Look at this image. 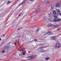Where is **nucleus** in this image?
<instances>
[{"label":"nucleus","instance_id":"f257e3e1","mask_svg":"<svg viewBox=\"0 0 61 61\" xmlns=\"http://www.w3.org/2000/svg\"><path fill=\"white\" fill-rule=\"evenodd\" d=\"M55 46L56 47H58V48H59L60 47H61V45H60V44H59L58 43H56L55 44Z\"/></svg>","mask_w":61,"mask_h":61},{"label":"nucleus","instance_id":"f03ea898","mask_svg":"<svg viewBox=\"0 0 61 61\" xmlns=\"http://www.w3.org/2000/svg\"><path fill=\"white\" fill-rule=\"evenodd\" d=\"M42 47H40L37 50V51H38L39 52H40V51H42Z\"/></svg>","mask_w":61,"mask_h":61},{"label":"nucleus","instance_id":"7ed1b4c3","mask_svg":"<svg viewBox=\"0 0 61 61\" xmlns=\"http://www.w3.org/2000/svg\"><path fill=\"white\" fill-rule=\"evenodd\" d=\"M56 11L58 13V14L57 15H60L59 14H61V13H60L61 12V11H60V10H59L58 9H56Z\"/></svg>","mask_w":61,"mask_h":61},{"label":"nucleus","instance_id":"20e7f679","mask_svg":"<svg viewBox=\"0 0 61 61\" xmlns=\"http://www.w3.org/2000/svg\"><path fill=\"white\" fill-rule=\"evenodd\" d=\"M52 34V32L51 31L49 30L48 31V35H51Z\"/></svg>","mask_w":61,"mask_h":61},{"label":"nucleus","instance_id":"39448f33","mask_svg":"<svg viewBox=\"0 0 61 61\" xmlns=\"http://www.w3.org/2000/svg\"><path fill=\"white\" fill-rule=\"evenodd\" d=\"M60 4L59 3H57L56 4V6L57 7H59L60 6Z\"/></svg>","mask_w":61,"mask_h":61},{"label":"nucleus","instance_id":"423d86ee","mask_svg":"<svg viewBox=\"0 0 61 61\" xmlns=\"http://www.w3.org/2000/svg\"><path fill=\"white\" fill-rule=\"evenodd\" d=\"M50 2L49 0H46V2L44 3L45 4H48Z\"/></svg>","mask_w":61,"mask_h":61},{"label":"nucleus","instance_id":"0eeeda50","mask_svg":"<svg viewBox=\"0 0 61 61\" xmlns=\"http://www.w3.org/2000/svg\"><path fill=\"white\" fill-rule=\"evenodd\" d=\"M48 18L49 19H52V17H51V16H50V15L49 14H48Z\"/></svg>","mask_w":61,"mask_h":61},{"label":"nucleus","instance_id":"6e6552de","mask_svg":"<svg viewBox=\"0 0 61 61\" xmlns=\"http://www.w3.org/2000/svg\"><path fill=\"white\" fill-rule=\"evenodd\" d=\"M40 8H39L35 12V13H37L38 12L40 11Z\"/></svg>","mask_w":61,"mask_h":61},{"label":"nucleus","instance_id":"1a4fd4ad","mask_svg":"<svg viewBox=\"0 0 61 61\" xmlns=\"http://www.w3.org/2000/svg\"><path fill=\"white\" fill-rule=\"evenodd\" d=\"M58 26H59V25L58 24H57L53 25V27H58Z\"/></svg>","mask_w":61,"mask_h":61},{"label":"nucleus","instance_id":"9d476101","mask_svg":"<svg viewBox=\"0 0 61 61\" xmlns=\"http://www.w3.org/2000/svg\"><path fill=\"white\" fill-rule=\"evenodd\" d=\"M57 19H54L53 21L54 22H56V21H57Z\"/></svg>","mask_w":61,"mask_h":61},{"label":"nucleus","instance_id":"9b49d317","mask_svg":"<svg viewBox=\"0 0 61 61\" xmlns=\"http://www.w3.org/2000/svg\"><path fill=\"white\" fill-rule=\"evenodd\" d=\"M13 1V0H12L11 1H8V2H7V4H9L10 3H11V2H12Z\"/></svg>","mask_w":61,"mask_h":61},{"label":"nucleus","instance_id":"f8f14e48","mask_svg":"<svg viewBox=\"0 0 61 61\" xmlns=\"http://www.w3.org/2000/svg\"><path fill=\"white\" fill-rule=\"evenodd\" d=\"M43 34H44L43 36H45V35H47V34H48V32H44L43 33Z\"/></svg>","mask_w":61,"mask_h":61},{"label":"nucleus","instance_id":"ddd939ff","mask_svg":"<svg viewBox=\"0 0 61 61\" xmlns=\"http://www.w3.org/2000/svg\"><path fill=\"white\" fill-rule=\"evenodd\" d=\"M55 37L54 36L52 37L51 38V40H55Z\"/></svg>","mask_w":61,"mask_h":61},{"label":"nucleus","instance_id":"4468645a","mask_svg":"<svg viewBox=\"0 0 61 61\" xmlns=\"http://www.w3.org/2000/svg\"><path fill=\"white\" fill-rule=\"evenodd\" d=\"M50 59V58L49 57H47L46 58L45 60H49V59Z\"/></svg>","mask_w":61,"mask_h":61},{"label":"nucleus","instance_id":"2eb2a0df","mask_svg":"<svg viewBox=\"0 0 61 61\" xmlns=\"http://www.w3.org/2000/svg\"><path fill=\"white\" fill-rule=\"evenodd\" d=\"M54 17H55L56 19H57V16L56 15H55L54 16Z\"/></svg>","mask_w":61,"mask_h":61},{"label":"nucleus","instance_id":"dca6fc26","mask_svg":"<svg viewBox=\"0 0 61 61\" xmlns=\"http://www.w3.org/2000/svg\"><path fill=\"white\" fill-rule=\"evenodd\" d=\"M29 59H32L33 58V57L31 56V57H28Z\"/></svg>","mask_w":61,"mask_h":61},{"label":"nucleus","instance_id":"f3484780","mask_svg":"<svg viewBox=\"0 0 61 61\" xmlns=\"http://www.w3.org/2000/svg\"><path fill=\"white\" fill-rule=\"evenodd\" d=\"M25 0H23L22 2V5L25 4Z\"/></svg>","mask_w":61,"mask_h":61},{"label":"nucleus","instance_id":"a211bd4d","mask_svg":"<svg viewBox=\"0 0 61 61\" xmlns=\"http://www.w3.org/2000/svg\"><path fill=\"white\" fill-rule=\"evenodd\" d=\"M43 19L44 20V21H46V17H43Z\"/></svg>","mask_w":61,"mask_h":61},{"label":"nucleus","instance_id":"6ab92c4d","mask_svg":"<svg viewBox=\"0 0 61 61\" xmlns=\"http://www.w3.org/2000/svg\"><path fill=\"white\" fill-rule=\"evenodd\" d=\"M36 56H34L32 58L34 59V58H36Z\"/></svg>","mask_w":61,"mask_h":61},{"label":"nucleus","instance_id":"aec40b11","mask_svg":"<svg viewBox=\"0 0 61 61\" xmlns=\"http://www.w3.org/2000/svg\"><path fill=\"white\" fill-rule=\"evenodd\" d=\"M39 31V29H38L37 30H36V33L38 32V31Z\"/></svg>","mask_w":61,"mask_h":61},{"label":"nucleus","instance_id":"412c9836","mask_svg":"<svg viewBox=\"0 0 61 61\" xmlns=\"http://www.w3.org/2000/svg\"><path fill=\"white\" fill-rule=\"evenodd\" d=\"M56 12L55 11H53V13L54 14H56Z\"/></svg>","mask_w":61,"mask_h":61},{"label":"nucleus","instance_id":"4be33fe9","mask_svg":"<svg viewBox=\"0 0 61 61\" xmlns=\"http://www.w3.org/2000/svg\"><path fill=\"white\" fill-rule=\"evenodd\" d=\"M61 20L60 19H57V22H59V21H60Z\"/></svg>","mask_w":61,"mask_h":61},{"label":"nucleus","instance_id":"5701e85b","mask_svg":"<svg viewBox=\"0 0 61 61\" xmlns=\"http://www.w3.org/2000/svg\"><path fill=\"white\" fill-rule=\"evenodd\" d=\"M50 26H51V25H47V27H50Z\"/></svg>","mask_w":61,"mask_h":61},{"label":"nucleus","instance_id":"b1692460","mask_svg":"<svg viewBox=\"0 0 61 61\" xmlns=\"http://www.w3.org/2000/svg\"><path fill=\"white\" fill-rule=\"evenodd\" d=\"M22 54L23 55V56H25V52H23V53Z\"/></svg>","mask_w":61,"mask_h":61},{"label":"nucleus","instance_id":"393cba45","mask_svg":"<svg viewBox=\"0 0 61 61\" xmlns=\"http://www.w3.org/2000/svg\"><path fill=\"white\" fill-rule=\"evenodd\" d=\"M5 35H3L1 36L2 37H4L5 36Z\"/></svg>","mask_w":61,"mask_h":61},{"label":"nucleus","instance_id":"a878e982","mask_svg":"<svg viewBox=\"0 0 61 61\" xmlns=\"http://www.w3.org/2000/svg\"><path fill=\"white\" fill-rule=\"evenodd\" d=\"M60 28H59L57 29V30H60Z\"/></svg>","mask_w":61,"mask_h":61},{"label":"nucleus","instance_id":"bb28decb","mask_svg":"<svg viewBox=\"0 0 61 61\" xmlns=\"http://www.w3.org/2000/svg\"><path fill=\"white\" fill-rule=\"evenodd\" d=\"M2 53H5V51H4V50H3V51H2Z\"/></svg>","mask_w":61,"mask_h":61},{"label":"nucleus","instance_id":"cd10ccee","mask_svg":"<svg viewBox=\"0 0 61 61\" xmlns=\"http://www.w3.org/2000/svg\"><path fill=\"white\" fill-rule=\"evenodd\" d=\"M34 41H37V39H35Z\"/></svg>","mask_w":61,"mask_h":61},{"label":"nucleus","instance_id":"c85d7f7f","mask_svg":"<svg viewBox=\"0 0 61 61\" xmlns=\"http://www.w3.org/2000/svg\"><path fill=\"white\" fill-rule=\"evenodd\" d=\"M19 55H20V56H22V54L21 53V54H20Z\"/></svg>","mask_w":61,"mask_h":61},{"label":"nucleus","instance_id":"c756f323","mask_svg":"<svg viewBox=\"0 0 61 61\" xmlns=\"http://www.w3.org/2000/svg\"><path fill=\"white\" fill-rule=\"evenodd\" d=\"M51 9H53V7H51Z\"/></svg>","mask_w":61,"mask_h":61},{"label":"nucleus","instance_id":"7c9ffc66","mask_svg":"<svg viewBox=\"0 0 61 61\" xmlns=\"http://www.w3.org/2000/svg\"><path fill=\"white\" fill-rule=\"evenodd\" d=\"M34 0H30V1H33Z\"/></svg>","mask_w":61,"mask_h":61},{"label":"nucleus","instance_id":"2f4dec72","mask_svg":"<svg viewBox=\"0 0 61 61\" xmlns=\"http://www.w3.org/2000/svg\"><path fill=\"white\" fill-rule=\"evenodd\" d=\"M60 5H61V2L60 3Z\"/></svg>","mask_w":61,"mask_h":61},{"label":"nucleus","instance_id":"473e14b6","mask_svg":"<svg viewBox=\"0 0 61 61\" xmlns=\"http://www.w3.org/2000/svg\"><path fill=\"white\" fill-rule=\"evenodd\" d=\"M20 15H21L20 14H19V16H20Z\"/></svg>","mask_w":61,"mask_h":61},{"label":"nucleus","instance_id":"72a5a7b5","mask_svg":"<svg viewBox=\"0 0 61 61\" xmlns=\"http://www.w3.org/2000/svg\"><path fill=\"white\" fill-rule=\"evenodd\" d=\"M21 4H22L21 3V4H19V5H21Z\"/></svg>","mask_w":61,"mask_h":61},{"label":"nucleus","instance_id":"f704fd0d","mask_svg":"<svg viewBox=\"0 0 61 61\" xmlns=\"http://www.w3.org/2000/svg\"><path fill=\"white\" fill-rule=\"evenodd\" d=\"M28 53H30V51H28Z\"/></svg>","mask_w":61,"mask_h":61},{"label":"nucleus","instance_id":"c9c22d12","mask_svg":"<svg viewBox=\"0 0 61 61\" xmlns=\"http://www.w3.org/2000/svg\"><path fill=\"white\" fill-rule=\"evenodd\" d=\"M8 47V46H6V48H7Z\"/></svg>","mask_w":61,"mask_h":61},{"label":"nucleus","instance_id":"e433bc0d","mask_svg":"<svg viewBox=\"0 0 61 61\" xmlns=\"http://www.w3.org/2000/svg\"><path fill=\"white\" fill-rule=\"evenodd\" d=\"M47 47V46H45L44 47Z\"/></svg>","mask_w":61,"mask_h":61},{"label":"nucleus","instance_id":"4c0bfd02","mask_svg":"<svg viewBox=\"0 0 61 61\" xmlns=\"http://www.w3.org/2000/svg\"><path fill=\"white\" fill-rule=\"evenodd\" d=\"M1 39L0 38V41H1Z\"/></svg>","mask_w":61,"mask_h":61},{"label":"nucleus","instance_id":"58836bf2","mask_svg":"<svg viewBox=\"0 0 61 61\" xmlns=\"http://www.w3.org/2000/svg\"><path fill=\"white\" fill-rule=\"evenodd\" d=\"M19 29H18V30H19Z\"/></svg>","mask_w":61,"mask_h":61},{"label":"nucleus","instance_id":"ea45409f","mask_svg":"<svg viewBox=\"0 0 61 61\" xmlns=\"http://www.w3.org/2000/svg\"><path fill=\"white\" fill-rule=\"evenodd\" d=\"M10 1H11V2H12V0H10Z\"/></svg>","mask_w":61,"mask_h":61},{"label":"nucleus","instance_id":"a19ab883","mask_svg":"<svg viewBox=\"0 0 61 61\" xmlns=\"http://www.w3.org/2000/svg\"><path fill=\"white\" fill-rule=\"evenodd\" d=\"M17 44V43L16 42H15V44Z\"/></svg>","mask_w":61,"mask_h":61},{"label":"nucleus","instance_id":"79ce46f5","mask_svg":"<svg viewBox=\"0 0 61 61\" xmlns=\"http://www.w3.org/2000/svg\"><path fill=\"white\" fill-rule=\"evenodd\" d=\"M33 42V41H31V42Z\"/></svg>","mask_w":61,"mask_h":61},{"label":"nucleus","instance_id":"37998d69","mask_svg":"<svg viewBox=\"0 0 61 61\" xmlns=\"http://www.w3.org/2000/svg\"><path fill=\"white\" fill-rule=\"evenodd\" d=\"M38 16H40V15H39Z\"/></svg>","mask_w":61,"mask_h":61},{"label":"nucleus","instance_id":"c03bdc74","mask_svg":"<svg viewBox=\"0 0 61 61\" xmlns=\"http://www.w3.org/2000/svg\"><path fill=\"white\" fill-rule=\"evenodd\" d=\"M16 44L15 45H16Z\"/></svg>","mask_w":61,"mask_h":61}]
</instances>
